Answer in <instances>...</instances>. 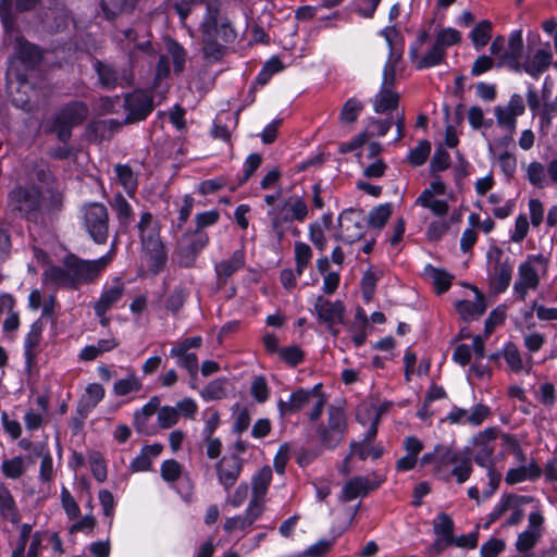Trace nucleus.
<instances>
[{
  "instance_id": "obj_1",
  "label": "nucleus",
  "mask_w": 557,
  "mask_h": 557,
  "mask_svg": "<svg viewBox=\"0 0 557 557\" xmlns=\"http://www.w3.org/2000/svg\"><path fill=\"white\" fill-rule=\"evenodd\" d=\"M16 59L10 62L7 72V88L11 96L12 103L23 110H29L30 96L33 88L27 82V77L18 72L20 64L25 67H33L41 59V52L38 47L17 39L15 44Z\"/></svg>"
},
{
  "instance_id": "obj_2",
  "label": "nucleus",
  "mask_w": 557,
  "mask_h": 557,
  "mask_svg": "<svg viewBox=\"0 0 557 557\" xmlns=\"http://www.w3.org/2000/svg\"><path fill=\"white\" fill-rule=\"evenodd\" d=\"M199 32L203 44V54L208 59L218 60L222 57L224 45L233 42L236 32L226 17L220 16L219 5L209 2L199 24Z\"/></svg>"
},
{
  "instance_id": "obj_3",
  "label": "nucleus",
  "mask_w": 557,
  "mask_h": 557,
  "mask_svg": "<svg viewBox=\"0 0 557 557\" xmlns=\"http://www.w3.org/2000/svg\"><path fill=\"white\" fill-rule=\"evenodd\" d=\"M267 215L276 242L281 244L287 233L294 236L300 234L294 222H305L309 215V207L301 196L294 194L281 200L273 209H269Z\"/></svg>"
},
{
  "instance_id": "obj_4",
  "label": "nucleus",
  "mask_w": 557,
  "mask_h": 557,
  "mask_svg": "<svg viewBox=\"0 0 557 557\" xmlns=\"http://www.w3.org/2000/svg\"><path fill=\"white\" fill-rule=\"evenodd\" d=\"M145 258L152 273L160 272L165 265L166 255L159 237V231L151 213L141 214L138 222Z\"/></svg>"
},
{
  "instance_id": "obj_5",
  "label": "nucleus",
  "mask_w": 557,
  "mask_h": 557,
  "mask_svg": "<svg viewBox=\"0 0 557 557\" xmlns=\"http://www.w3.org/2000/svg\"><path fill=\"white\" fill-rule=\"evenodd\" d=\"M546 259L543 255H529L522 261L517 271V278L512 286L513 295L521 301H524L530 292L539 288L541 283L540 267L545 271Z\"/></svg>"
},
{
  "instance_id": "obj_6",
  "label": "nucleus",
  "mask_w": 557,
  "mask_h": 557,
  "mask_svg": "<svg viewBox=\"0 0 557 557\" xmlns=\"http://www.w3.org/2000/svg\"><path fill=\"white\" fill-rule=\"evenodd\" d=\"M437 476L444 481L455 479L458 484H462L472 473V461L467 455L449 448H440Z\"/></svg>"
},
{
  "instance_id": "obj_7",
  "label": "nucleus",
  "mask_w": 557,
  "mask_h": 557,
  "mask_svg": "<svg viewBox=\"0 0 557 557\" xmlns=\"http://www.w3.org/2000/svg\"><path fill=\"white\" fill-rule=\"evenodd\" d=\"M486 270L491 289L495 294L504 293L512 277L510 258L500 248L492 246L486 251Z\"/></svg>"
},
{
  "instance_id": "obj_8",
  "label": "nucleus",
  "mask_w": 557,
  "mask_h": 557,
  "mask_svg": "<svg viewBox=\"0 0 557 557\" xmlns=\"http://www.w3.org/2000/svg\"><path fill=\"white\" fill-rule=\"evenodd\" d=\"M114 255L115 242H113L111 249L104 256L96 260H83L75 256H69L75 288L83 284L94 282L110 264Z\"/></svg>"
},
{
  "instance_id": "obj_9",
  "label": "nucleus",
  "mask_w": 557,
  "mask_h": 557,
  "mask_svg": "<svg viewBox=\"0 0 557 557\" xmlns=\"http://www.w3.org/2000/svg\"><path fill=\"white\" fill-rule=\"evenodd\" d=\"M82 220L85 230L96 244H104L109 232V216L102 203L94 202L83 207Z\"/></svg>"
},
{
  "instance_id": "obj_10",
  "label": "nucleus",
  "mask_w": 557,
  "mask_h": 557,
  "mask_svg": "<svg viewBox=\"0 0 557 557\" xmlns=\"http://www.w3.org/2000/svg\"><path fill=\"white\" fill-rule=\"evenodd\" d=\"M389 47V54L383 69L381 86L394 88L397 75L401 74L403 67L400 61L403 58V49L394 44V39L398 36L393 27H386L381 32Z\"/></svg>"
},
{
  "instance_id": "obj_11",
  "label": "nucleus",
  "mask_w": 557,
  "mask_h": 557,
  "mask_svg": "<svg viewBox=\"0 0 557 557\" xmlns=\"http://www.w3.org/2000/svg\"><path fill=\"white\" fill-rule=\"evenodd\" d=\"M87 115V108L81 102H74L60 111L53 122V131L58 138L65 143L71 137L73 126L82 123Z\"/></svg>"
},
{
  "instance_id": "obj_12",
  "label": "nucleus",
  "mask_w": 557,
  "mask_h": 557,
  "mask_svg": "<svg viewBox=\"0 0 557 557\" xmlns=\"http://www.w3.org/2000/svg\"><path fill=\"white\" fill-rule=\"evenodd\" d=\"M496 438L497 430L495 428H487L473 436L472 456L474 462L479 467H486L495 463Z\"/></svg>"
},
{
  "instance_id": "obj_13",
  "label": "nucleus",
  "mask_w": 557,
  "mask_h": 557,
  "mask_svg": "<svg viewBox=\"0 0 557 557\" xmlns=\"http://www.w3.org/2000/svg\"><path fill=\"white\" fill-rule=\"evenodd\" d=\"M337 238L345 243H355L364 234V216L360 210L346 209L338 216Z\"/></svg>"
},
{
  "instance_id": "obj_14",
  "label": "nucleus",
  "mask_w": 557,
  "mask_h": 557,
  "mask_svg": "<svg viewBox=\"0 0 557 557\" xmlns=\"http://www.w3.org/2000/svg\"><path fill=\"white\" fill-rule=\"evenodd\" d=\"M9 203L13 211L22 216H30L39 209L40 193L37 187H17L9 195Z\"/></svg>"
},
{
  "instance_id": "obj_15",
  "label": "nucleus",
  "mask_w": 557,
  "mask_h": 557,
  "mask_svg": "<svg viewBox=\"0 0 557 557\" xmlns=\"http://www.w3.org/2000/svg\"><path fill=\"white\" fill-rule=\"evenodd\" d=\"M313 310L322 323L326 324L330 332L338 335L336 325L343 323L344 320V305L339 301H330L322 296H319L314 302Z\"/></svg>"
},
{
  "instance_id": "obj_16",
  "label": "nucleus",
  "mask_w": 557,
  "mask_h": 557,
  "mask_svg": "<svg viewBox=\"0 0 557 557\" xmlns=\"http://www.w3.org/2000/svg\"><path fill=\"white\" fill-rule=\"evenodd\" d=\"M210 243L206 231L194 230L182 236V257L180 264L190 267L197 257Z\"/></svg>"
},
{
  "instance_id": "obj_17",
  "label": "nucleus",
  "mask_w": 557,
  "mask_h": 557,
  "mask_svg": "<svg viewBox=\"0 0 557 557\" xmlns=\"http://www.w3.org/2000/svg\"><path fill=\"white\" fill-rule=\"evenodd\" d=\"M426 39V33L420 34L409 49V58L418 70L436 66L442 62L445 55V50L434 42L433 47L425 55L419 57V51Z\"/></svg>"
},
{
  "instance_id": "obj_18",
  "label": "nucleus",
  "mask_w": 557,
  "mask_h": 557,
  "mask_svg": "<svg viewBox=\"0 0 557 557\" xmlns=\"http://www.w3.org/2000/svg\"><path fill=\"white\" fill-rule=\"evenodd\" d=\"M385 481V478L376 473L366 476L358 475L346 482L342 490L344 500H352L359 496H364L369 492L376 490Z\"/></svg>"
},
{
  "instance_id": "obj_19",
  "label": "nucleus",
  "mask_w": 557,
  "mask_h": 557,
  "mask_svg": "<svg viewBox=\"0 0 557 557\" xmlns=\"http://www.w3.org/2000/svg\"><path fill=\"white\" fill-rule=\"evenodd\" d=\"M244 461L237 455H225L215 465L218 482L228 491L237 482Z\"/></svg>"
},
{
  "instance_id": "obj_20",
  "label": "nucleus",
  "mask_w": 557,
  "mask_h": 557,
  "mask_svg": "<svg viewBox=\"0 0 557 557\" xmlns=\"http://www.w3.org/2000/svg\"><path fill=\"white\" fill-rule=\"evenodd\" d=\"M544 523V517L539 511L530 512L528 517V527L524 531L518 534L516 541V549L519 553H525L532 549L542 536V529Z\"/></svg>"
},
{
  "instance_id": "obj_21",
  "label": "nucleus",
  "mask_w": 557,
  "mask_h": 557,
  "mask_svg": "<svg viewBox=\"0 0 557 557\" xmlns=\"http://www.w3.org/2000/svg\"><path fill=\"white\" fill-rule=\"evenodd\" d=\"M124 108L127 111L128 122L144 120L152 111V98L143 90H136L125 97Z\"/></svg>"
},
{
  "instance_id": "obj_22",
  "label": "nucleus",
  "mask_w": 557,
  "mask_h": 557,
  "mask_svg": "<svg viewBox=\"0 0 557 557\" xmlns=\"http://www.w3.org/2000/svg\"><path fill=\"white\" fill-rule=\"evenodd\" d=\"M42 282L46 285L76 289L69 256L62 265H50L42 273Z\"/></svg>"
},
{
  "instance_id": "obj_23",
  "label": "nucleus",
  "mask_w": 557,
  "mask_h": 557,
  "mask_svg": "<svg viewBox=\"0 0 557 557\" xmlns=\"http://www.w3.org/2000/svg\"><path fill=\"white\" fill-rule=\"evenodd\" d=\"M553 62V52L548 42L532 52L522 64L523 70L531 76L537 77L544 73Z\"/></svg>"
},
{
  "instance_id": "obj_24",
  "label": "nucleus",
  "mask_w": 557,
  "mask_h": 557,
  "mask_svg": "<svg viewBox=\"0 0 557 557\" xmlns=\"http://www.w3.org/2000/svg\"><path fill=\"white\" fill-rule=\"evenodd\" d=\"M317 386L312 389L299 388L292 393L286 400L277 401V409L281 417L292 416L309 406Z\"/></svg>"
},
{
  "instance_id": "obj_25",
  "label": "nucleus",
  "mask_w": 557,
  "mask_h": 557,
  "mask_svg": "<svg viewBox=\"0 0 557 557\" xmlns=\"http://www.w3.org/2000/svg\"><path fill=\"white\" fill-rule=\"evenodd\" d=\"M125 283L120 277H114L110 284H104L99 299L94 304L99 311H109L123 298Z\"/></svg>"
},
{
  "instance_id": "obj_26",
  "label": "nucleus",
  "mask_w": 557,
  "mask_h": 557,
  "mask_svg": "<svg viewBox=\"0 0 557 557\" xmlns=\"http://www.w3.org/2000/svg\"><path fill=\"white\" fill-rule=\"evenodd\" d=\"M474 299L460 300L456 304V310L459 315L466 320L471 321L480 318L486 310V300L482 293L476 287H473Z\"/></svg>"
},
{
  "instance_id": "obj_27",
  "label": "nucleus",
  "mask_w": 557,
  "mask_h": 557,
  "mask_svg": "<svg viewBox=\"0 0 557 557\" xmlns=\"http://www.w3.org/2000/svg\"><path fill=\"white\" fill-rule=\"evenodd\" d=\"M541 467L534 459H531L525 465H519L508 469L505 475V482L508 485H515L524 481H535L541 476Z\"/></svg>"
},
{
  "instance_id": "obj_28",
  "label": "nucleus",
  "mask_w": 557,
  "mask_h": 557,
  "mask_svg": "<svg viewBox=\"0 0 557 557\" xmlns=\"http://www.w3.org/2000/svg\"><path fill=\"white\" fill-rule=\"evenodd\" d=\"M472 352H474L476 359H482L484 357L485 344L482 336L475 335L472 339V346L467 344L457 345L451 358L456 363L465 367L470 362Z\"/></svg>"
},
{
  "instance_id": "obj_29",
  "label": "nucleus",
  "mask_w": 557,
  "mask_h": 557,
  "mask_svg": "<svg viewBox=\"0 0 557 557\" xmlns=\"http://www.w3.org/2000/svg\"><path fill=\"white\" fill-rule=\"evenodd\" d=\"M523 48L521 30H516L510 34L506 51L499 55V66H509L511 69H519V61Z\"/></svg>"
},
{
  "instance_id": "obj_30",
  "label": "nucleus",
  "mask_w": 557,
  "mask_h": 557,
  "mask_svg": "<svg viewBox=\"0 0 557 557\" xmlns=\"http://www.w3.org/2000/svg\"><path fill=\"white\" fill-rule=\"evenodd\" d=\"M500 357L504 358L508 367V370L511 372L519 373L521 371H525L527 373H529L531 371V357L528 359L527 362H524L518 346L512 342H507L503 346L500 350Z\"/></svg>"
},
{
  "instance_id": "obj_31",
  "label": "nucleus",
  "mask_w": 557,
  "mask_h": 557,
  "mask_svg": "<svg viewBox=\"0 0 557 557\" xmlns=\"http://www.w3.org/2000/svg\"><path fill=\"white\" fill-rule=\"evenodd\" d=\"M15 300L9 294L0 296V321L4 332H13L20 325L18 313L14 311Z\"/></svg>"
},
{
  "instance_id": "obj_32",
  "label": "nucleus",
  "mask_w": 557,
  "mask_h": 557,
  "mask_svg": "<svg viewBox=\"0 0 557 557\" xmlns=\"http://www.w3.org/2000/svg\"><path fill=\"white\" fill-rule=\"evenodd\" d=\"M525 180L535 188L544 189L549 186L547 177V168L540 161H531L528 164H522Z\"/></svg>"
},
{
  "instance_id": "obj_33",
  "label": "nucleus",
  "mask_w": 557,
  "mask_h": 557,
  "mask_svg": "<svg viewBox=\"0 0 557 557\" xmlns=\"http://www.w3.org/2000/svg\"><path fill=\"white\" fill-rule=\"evenodd\" d=\"M372 102L376 113H386L397 108L399 94L394 88L381 86Z\"/></svg>"
},
{
  "instance_id": "obj_34",
  "label": "nucleus",
  "mask_w": 557,
  "mask_h": 557,
  "mask_svg": "<svg viewBox=\"0 0 557 557\" xmlns=\"http://www.w3.org/2000/svg\"><path fill=\"white\" fill-rule=\"evenodd\" d=\"M423 275L425 280H428L434 286L436 293L438 294L446 292L451 285L453 275L447 271L435 268L431 264L425 265Z\"/></svg>"
},
{
  "instance_id": "obj_35",
  "label": "nucleus",
  "mask_w": 557,
  "mask_h": 557,
  "mask_svg": "<svg viewBox=\"0 0 557 557\" xmlns=\"http://www.w3.org/2000/svg\"><path fill=\"white\" fill-rule=\"evenodd\" d=\"M245 264V257L242 250H236L225 260L215 264V273L219 278H227L242 269Z\"/></svg>"
},
{
  "instance_id": "obj_36",
  "label": "nucleus",
  "mask_w": 557,
  "mask_h": 557,
  "mask_svg": "<svg viewBox=\"0 0 557 557\" xmlns=\"http://www.w3.org/2000/svg\"><path fill=\"white\" fill-rule=\"evenodd\" d=\"M497 125L509 132V136L505 137L502 143L507 146L512 140V134L516 131L517 117L504 106H497L494 109Z\"/></svg>"
},
{
  "instance_id": "obj_37",
  "label": "nucleus",
  "mask_w": 557,
  "mask_h": 557,
  "mask_svg": "<svg viewBox=\"0 0 557 557\" xmlns=\"http://www.w3.org/2000/svg\"><path fill=\"white\" fill-rule=\"evenodd\" d=\"M228 386L226 379H215L202 388L200 396L206 401L223 399L227 396Z\"/></svg>"
},
{
  "instance_id": "obj_38",
  "label": "nucleus",
  "mask_w": 557,
  "mask_h": 557,
  "mask_svg": "<svg viewBox=\"0 0 557 557\" xmlns=\"http://www.w3.org/2000/svg\"><path fill=\"white\" fill-rule=\"evenodd\" d=\"M518 500L515 494H504L499 500L494 505L492 511L487 516V521L484 525L485 529L490 528L492 523L498 520L507 511L511 510Z\"/></svg>"
},
{
  "instance_id": "obj_39",
  "label": "nucleus",
  "mask_w": 557,
  "mask_h": 557,
  "mask_svg": "<svg viewBox=\"0 0 557 557\" xmlns=\"http://www.w3.org/2000/svg\"><path fill=\"white\" fill-rule=\"evenodd\" d=\"M272 481V470L269 467L261 468L251 480L252 497L264 499Z\"/></svg>"
},
{
  "instance_id": "obj_40",
  "label": "nucleus",
  "mask_w": 557,
  "mask_h": 557,
  "mask_svg": "<svg viewBox=\"0 0 557 557\" xmlns=\"http://www.w3.org/2000/svg\"><path fill=\"white\" fill-rule=\"evenodd\" d=\"M42 326L35 322L32 324L24 342L25 357L28 363L33 362L37 354V347L41 341Z\"/></svg>"
},
{
  "instance_id": "obj_41",
  "label": "nucleus",
  "mask_w": 557,
  "mask_h": 557,
  "mask_svg": "<svg viewBox=\"0 0 557 557\" xmlns=\"http://www.w3.org/2000/svg\"><path fill=\"white\" fill-rule=\"evenodd\" d=\"M116 182L124 188L128 195H133L137 187V178L133 170L126 164H116L114 166Z\"/></svg>"
},
{
  "instance_id": "obj_42",
  "label": "nucleus",
  "mask_w": 557,
  "mask_h": 557,
  "mask_svg": "<svg viewBox=\"0 0 557 557\" xmlns=\"http://www.w3.org/2000/svg\"><path fill=\"white\" fill-rule=\"evenodd\" d=\"M414 205L430 209L433 214L438 216H444L448 212V203L445 200L430 197L429 191H422L416 199Z\"/></svg>"
},
{
  "instance_id": "obj_43",
  "label": "nucleus",
  "mask_w": 557,
  "mask_h": 557,
  "mask_svg": "<svg viewBox=\"0 0 557 557\" xmlns=\"http://www.w3.org/2000/svg\"><path fill=\"white\" fill-rule=\"evenodd\" d=\"M0 513L10 521L17 520V508L8 487L0 483Z\"/></svg>"
},
{
  "instance_id": "obj_44",
  "label": "nucleus",
  "mask_w": 557,
  "mask_h": 557,
  "mask_svg": "<svg viewBox=\"0 0 557 557\" xmlns=\"http://www.w3.org/2000/svg\"><path fill=\"white\" fill-rule=\"evenodd\" d=\"M363 110V103L357 98H349L342 107L338 120L342 124H352Z\"/></svg>"
},
{
  "instance_id": "obj_45",
  "label": "nucleus",
  "mask_w": 557,
  "mask_h": 557,
  "mask_svg": "<svg viewBox=\"0 0 557 557\" xmlns=\"http://www.w3.org/2000/svg\"><path fill=\"white\" fill-rule=\"evenodd\" d=\"M106 391L99 383L88 384L85 388L81 406L89 411L94 409L104 397Z\"/></svg>"
},
{
  "instance_id": "obj_46",
  "label": "nucleus",
  "mask_w": 557,
  "mask_h": 557,
  "mask_svg": "<svg viewBox=\"0 0 557 557\" xmlns=\"http://www.w3.org/2000/svg\"><path fill=\"white\" fill-rule=\"evenodd\" d=\"M492 37V24L484 20L475 25L470 33L471 41L475 50H481L485 47Z\"/></svg>"
},
{
  "instance_id": "obj_47",
  "label": "nucleus",
  "mask_w": 557,
  "mask_h": 557,
  "mask_svg": "<svg viewBox=\"0 0 557 557\" xmlns=\"http://www.w3.org/2000/svg\"><path fill=\"white\" fill-rule=\"evenodd\" d=\"M433 530L436 537L449 543L454 536V521L447 513L441 512L433 521Z\"/></svg>"
},
{
  "instance_id": "obj_48",
  "label": "nucleus",
  "mask_w": 557,
  "mask_h": 557,
  "mask_svg": "<svg viewBox=\"0 0 557 557\" xmlns=\"http://www.w3.org/2000/svg\"><path fill=\"white\" fill-rule=\"evenodd\" d=\"M494 160L507 181L515 177L517 172V158L513 153L505 150L495 156Z\"/></svg>"
},
{
  "instance_id": "obj_49",
  "label": "nucleus",
  "mask_w": 557,
  "mask_h": 557,
  "mask_svg": "<svg viewBox=\"0 0 557 557\" xmlns=\"http://www.w3.org/2000/svg\"><path fill=\"white\" fill-rule=\"evenodd\" d=\"M294 258L296 272L298 275H302L312 259L310 246L302 242H296L294 246Z\"/></svg>"
},
{
  "instance_id": "obj_50",
  "label": "nucleus",
  "mask_w": 557,
  "mask_h": 557,
  "mask_svg": "<svg viewBox=\"0 0 557 557\" xmlns=\"http://www.w3.org/2000/svg\"><path fill=\"white\" fill-rule=\"evenodd\" d=\"M284 64L280 60L278 57H271L262 66L261 71L258 73L256 77V83L264 86L273 75L282 72L284 70Z\"/></svg>"
},
{
  "instance_id": "obj_51",
  "label": "nucleus",
  "mask_w": 557,
  "mask_h": 557,
  "mask_svg": "<svg viewBox=\"0 0 557 557\" xmlns=\"http://www.w3.org/2000/svg\"><path fill=\"white\" fill-rule=\"evenodd\" d=\"M393 212L391 203H382L369 212L368 223L373 228H382L388 221Z\"/></svg>"
},
{
  "instance_id": "obj_52",
  "label": "nucleus",
  "mask_w": 557,
  "mask_h": 557,
  "mask_svg": "<svg viewBox=\"0 0 557 557\" xmlns=\"http://www.w3.org/2000/svg\"><path fill=\"white\" fill-rule=\"evenodd\" d=\"M382 454V447L373 446L369 442H352L350 444V455L358 456L361 460H366L368 457L379 459Z\"/></svg>"
},
{
  "instance_id": "obj_53",
  "label": "nucleus",
  "mask_w": 557,
  "mask_h": 557,
  "mask_svg": "<svg viewBox=\"0 0 557 557\" xmlns=\"http://www.w3.org/2000/svg\"><path fill=\"white\" fill-rule=\"evenodd\" d=\"M111 205L121 224L127 225L133 220L132 206L121 194L113 197Z\"/></svg>"
},
{
  "instance_id": "obj_54",
  "label": "nucleus",
  "mask_w": 557,
  "mask_h": 557,
  "mask_svg": "<svg viewBox=\"0 0 557 557\" xmlns=\"http://www.w3.org/2000/svg\"><path fill=\"white\" fill-rule=\"evenodd\" d=\"M141 388L140 380L131 373L127 377L117 380L113 385V392L117 396H125L129 393L138 392Z\"/></svg>"
},
{
  "instance_id": "obj_55",
  "label": "nucleus",
  "mask_w": 557,
  "mask_h": 557,
  "mask_svg": "<svg viewBox=\"0 0 557 557\" xmlns=\"http://www.w3.org/2000/svg\"><path fill=\"white\" fill-rule=\"evenodd\" d=\"M327 429L336 432L334 441L344 437L346 430V418L343 410L338 408H331L329 411Z\"/></svg>"
},
{
  "instance_id": "obj_56",
  "label": "nucleus",
  "mask_w": 557,
  "mask_h": 557,
  "mask_svg": "<svg viewBox=\"0 0 557 557\" xmlns=\"http://www.w3.org/2000/svg\"><path fill=\"white\" fill-rule=\"evenodd\" d=\"M166 50L170 57L172 58L174 72L182 73L185 67L187 58L185 49L176 41H169L166 45Z\"/></svg>"
},
{
  "instance_id": "obj_57",
  "label": "nucleus",
  "mask_w": 557,
  "mask_h": 557,
  "mask_svg": "<svg viewBox=\"0 0 557 557\" xmlns=\"http://www.w3.org/2000/svg\"><path fill=\"white\" fill-rule=\"evenodd\" d=\"M391 404L383 403L380 406L374 405H361L357 411V419L360 423L364 424L366 421L362 418V413H367L370 419L380 421V418L389 410Z\"/></svg>"
},
{
  "instance_id": "obj_58",
  "label": "nucleus",
  "mask_w": 557,
  "mask_h": 557,
  "mask_svg": "<svg viewBox=\"0 0 557 557\" xmlns=\"http://www.w3.org/2000/svg\"><path fill=\"white\" fill-rule=\"evenodd\" d=\"M557 116V106L554 101L546 102L539 111V126L543 133L550 128L554 117Z\"/></svg>"
},
{
  "instance_id": "obj_59",
  "label": "nucleus",
  "mask_w": 557,
  "mask_h": 557,
  "mask_svg": "<svg viewBox=\"0 0 557 557\" xmlns=\"http://www.w3.org/2000/svg\"><path fill=\"white\" fill-rule=\"evenodd\" d=\"M431 152V144L428 140H421L417 147L411 149L408 153V161L414 165L423 164Z\"/></svg>"
},
{
  "instance_id": "obj_60",
  "label": "nucleus",
  "mask_w": 557,
  "mask_h": 557,
  "mask_svg": "<svg viewBox=\"0 0 557 557\" xmlns=\"http://www.w3.org/2000/svg\"><path fill=\"white\" fill-rule=\"evenodd\" d=\"M96 70L102 86L111 88L120 84L117 73L111 65L98 63Z\"/></svg>"
},
{
  "instance_id": "obj_61",
  "label": "nucleus",
  "mask_w": 557,
  "mask_h": 557,
  "mask_svg": "<svg viewBox=\"0 0 557 557\" xmlns=\"http://www.w3.org/2000/svg\"><path fill=\"white\" fill-rule=\"evenodd\" d=\"M61 505L70 520L78 518L79 506L65 486L61 488Z\"/></svg>"
},
{
  "instance_id": "obj_62",
  "label": "nucleus",
  "mask_w": 557,
  "mask_h": 557,
  "mask_svg": "<svg viewBox=\"0 0 557 557\" xmlns=\"http://www.w3.org/2000/svg\"><path fill=\"white\" fill-rule=\"evenodd\" d=\"M178 410L175 407L164 406L158 410V422L163 429H169L178 422Z\"/></svg>"
},
{
  "instance_id": "obj_63",
  "label": "nucleus",
  "mask_w": 557,
  "mask_h": 557,
  "mask_svg": "<svg viewBox=\"0 0 557 557\" xmlns=\"http://www.w3.org/2000/svg\"><path fill=\"white\" fill-rule=\"evenodd\" d=\"M220 220V212L215 209L199 212L195 215V228L205 231L206 227L213 226Z\"/></svg>"
},
{
  "instance_id": "obj_64",
  "label": "nucleus",
  "mask_w": 557,
  "mask_h": 557,
  "mask_svg": "<svg viewBox=\"0 0 557 557\" xmlns=\"http://www.w3.org/2000/svg\"><path fill=\"white\" fill-rule=\"evenodd\" d=\"M506 547V543L504 540L492 537L484 544H482L480 548L481 557H497Z\"/></svg>"
}]
</instances>
